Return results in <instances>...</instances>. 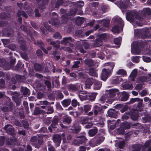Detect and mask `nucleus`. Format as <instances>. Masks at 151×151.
<instances>
[{"instance_id":"obj_1","label":"nucleus","mask_w":151,"mask_h":151,"mask_svg":"<svg viewBox=\"0 0 151 151\" xmlns=\"http://www.w3.org/2000/svg\"><path fill=\"white\" fill-rule=\"evenodd\" d=\"M126 18L127 21L133 24L134 27V24L135 22H136L137 25L139 26H141V25L137 21H135L136 19H139L138 17V12L135 10L128 11L126 14Z\"/></svg>"},{"instance_id":"obj_2","label":"nucleus","mask_w":151,"mask_h":151,"mask_svg":"<svg viewBox=\"0 0 151 151\" xmlns=\"http://www.w3.org/2000/svg\"><path fill=\"white\" fill-rule=\"evenodd\" d=\"M151 33L150 28H145L142 29H135L134 30V35L135 36L145 38L148 36V34Z\"/></svg>"},{"instance_id":"obj_3","label":"nucleus","mask_w":151,"mask_h":151,"mask_svg":"<svg viewBox=\"0 0 151 151\" xmlns=\"http://www.w3.org/2000/svg\"><path fill=\"white\" fill-rule=\"evenodd\" d=\"M139 42L137 41L134 42L132 44L131 46V52L133 55H138L141 52V46L140 47L139 46Z\"/></svg>"},{"instance_id":"obj_4","label":"nucleus","mask_w":151,"mask_h":151,"mask_svg":"<svg viewBox=\"0 0 151 151\" xmlns=\"http://www.w3.org/2000/svg\"><path fill=\"white\" fill-rule=\"evenodd\" d=\"M130 116L132 119L134 120H137L138 117L137 111H134V112H131L129 113H125L122 116V119L124 121L125 119H127Z\"/></svg>"},{"instance_id":"obj_5","label":"nucleus","mask_w":151,"mask_h":151,"mask_svg":"<svg viewBox=\"0 0 151 151\" xmlns=\"http://www.w3.org/2000/svg\"><path fill=\"white\" fill-rule=\"evenodd\" d=\"M137 101L139 102L138 103L137 105V107H136V108L135 109L136 110V111H142L143 110V100L142 99H141L138 98H132L131 99L130 102V104H132Z\"/></svg>"},{"instance_id":"obj_6","label":"nucleus","mask_w":151,"mask_h":151,"mask_svg":"<svg viewBox=\"0 0 151 151\" xmlns=\"http://www.w3.org/2000/svg\"><path fill=\"white\" fill-rule=\"evenodd\" d=\"M108 6L107 5H103L101 6L100 9L98 12H93L92 14L95 17L100 18L101 17V14L106 12Z\"/></svg>"},{"instance_id":"obj_7","label":"nucleus","mask_w":151,"mask_h":151,"mask_svg":"<svg viewBox=\"0 0 151 151\" xmlns=\"http://www.w3.org/2000/svg\"><path fill=\"white\" fill-rule=\"evenodd\" d=\"M117 2V5L120 8L123 12L125 11L128 6L127 4L130 0H118Z\"/></svg>"},{"instance_id":"obj_8","label":"nucleus","mask_w":151,"mask_h":151,"mask_svg":"<svg viewBox=\"0 0 151 151\" xmlns=\"http://www.w3.org/2000/svg\"><path fill=\"white\" fill-rule=\"evenodd\" d=\"M120 119H118L115 124V126H113L111 125L110 126V128L112 129H114L115 127L120 126V127L117 129V132L119 134H122L124 133V129H125L123 127V124L121 125H120Z\"/></svg>"},{"instance_id":"obj_9","label":"nucleus","mask_w":151,"mask_h":151,"mask_svg":"<svg viewBox=\"0 0 151 151\" xmlns=\"http://www.w3.org/2000/svg\"><path fill=\"white\" fill-rule=\"evenodd\" d=\"M112 71L107 69L104 68L102 70V73L101 76V79L105 81L107 78L109 77Z\"/></svg>"},{"instance_id":"obj_10","label":"nucleus","mask_w":151,"mask_h":151,"mask_svg":"<svg viewBox=\"0 0 151 151\" xmlns=\"http://www.w3.org/2000/svg\"><path fill=\"white\" fill-rule=\"evenodd\" d=\"M102 109L103 107L99 104H97L96 105H95L93 108L94 115L97 116L99 113H102L103 111Z\"/></svg>"},{"instance_id":"obj_11","label":"nucleus","mask_w":151,"mask_h":151,"mask_svg":"<svg viewBox=\"0 0 151 151\" xmlns=\"http://www.w3.org/2000/svg\"><path fill=\"white\" fill-rule=\"evenodd\" d=\"M120 94V93L119 90L117 89L114 88L108 90V95L111 98L114 97L116 94H117L118 96V97H119Z\"/></svg>"},{"instance_id":"obj_12","label":"nucleus","mask_w":151,"mask_h":151,"mask_svg":"<svg viewBox=\"0 0 151 151\" xmlns=\"http://www.w3.org/2000/svg\"><path fill=\"white\" fill-rule=\"evenodd\" d=\"M3 35L8 37L12 36L13 34V29L10 28L8 29H4L2 31Z\"/></svg>"},{"instance_id":"obj_13","label":"nucleus","mask_w":151,"mask_h":151,"mask_svg":"<svg viewBox=\"0 0 151 151\" xmlns=\"http://www.w3.org/2000/svg\"><path fill=\"white\" fill-rule=\"evenodd\" d=\"M53 141L57 147L60 146L61 141V137L60 135H55L53 136Z\"/></svg>"},{"instance_id":"obj_14","label":"nucleus","mask_w":151,"mask_h":151,"mask_svg":"<svg viewBox=\"0 0 151 151\" xmlns=\"http://www.w3.org/2000/svg\"><path fill=\"white\" fill-rule=\"evenodd\" d=\"M110 19H104L102 20H98L97 21V23L101 24L105 27H108L110 22Z\"/></svg>"},{"instance_id":"obj_15","label":"nucleus","mask_w":151,"mask_h":151,"mask_svg":"<svg viewBox=\"0 0 151 151\" xmlns=\"http://www.w3.org/2000/svg\"><path fill=\"white\" fill-rule=\"evenodd\" d=\"M52 16H55L54 19H51L49 21V23L50 24H51L52 25L56 26L59 23V21L57 19V13L55 12H53L52 14Z\"/></svg>"},{"instance_id":"obj_16","label":"nucleus","mask_w":151,"mask_h":151,"mask_svg":"<svg viewBox=\"0 0 151 151\" xmlns=\"http://www.w3.org/2000/svg\"><path fill=\"white\" fill-rule=\"evenodd\" d=\"M4 129L8 134L10 135H13L14 134V128L10 124L6 125L4 127Z\"/></svg>"},{"instance_id":"obj_17","label":"nucleus","mask_w":151,"mask_h":151,"mask_svg":"<svg viewBox=\"0 0 151 151\" xmlns=\"http://www.w3.org/2000/svg\"><path fill=\"white\" fill-rule=\"evenodd\" d=\"M41 0H35L34 2L35 3V1L38 5H39V3L41 2ZM48 0H42V3L41 5L39 6V9L40 10L42 9H44L45 7V5L47 4L48 3Z\"/></svg>"},{"instance_id":"obj_18","label":"nucleus","mask_w":151,"mask_h":151,"mask_svg":"<svg viewBox=\"0 0 151 151\" xmlns=\"http://www.w3.org/2000/svg\"><path fill=\"white\" fill-rule=\"evenodd\" d=\"M137 74V69H134L132 72L129 77L130 81H134Z\"/></svg>"},{"instance_id":"obj_19","label":"nucleus","mask_w":151,"mask_h":151,"mask_svg":"<svg viewBox=\"0 0 151 151\" xmlns=\"http://www.w3.org/2000/svg\"><path fill=\"white\" fill-rule=\"evenodd\" d=\"M113 20L115 22L117 23L120 25V29L122 30V28L124 25V23L122 19L118 17H116L113 18Z\"/></svg>"},{"instance_id":"obj_20","label":"nucleus","mask_w":151,"mask_h":151,"mask_svg":"<svg viewBox=\"0 0 151 151\" xmlns=\"http://www.w3.org/2000/svg\"><path fill=\"white\" fill-rule=\"evenodd\" d=\"M18 42L21 44V48L24 51H25L26 48V42L23 38L22 37L19 38Z\"/></svg>"},{"instance_id":"obj_21","label":"nucleus","mask_w":151,"mask_h":151,"mask_svg":"<svg viewBox=\"0 0 151 151\" xmlns=\"http://www.w3.org/2000/svg\"><path fill=\"white\" fill-rule=\"evenodd\" d=\"M93 138L94 139H95L97 142V144L99 145L102 142L104 139V137L99 134Z\"/></svg>"},{"instance_id":"obj_22","label":"nucleus","mask_w":151,"mask_h":151,"mask_svg":"<svg viewBox=\"0 0 151 151\" xmlns=\"http://www.w3.org/2000/svg\"><path fill=\"white\" fill-rule=\"evenodd\" d=\"M93 79L92 78L87 79L85 83V88L86 89H90L93 84Z\"/></svg>"},{"instance_id":"obj_23","label":"nucleus","mask_w":151,"mask_h":151,"mask_svg":"<svg viewBox=\"0 0 151 151\" xmlns=\"http://www.w3.org/2000/svg\"><path fill=\"white\" fill-rule=\"evenodd\" d=\"M108 114L110 117L115 118L117 116V111L113 109H110L108 111Z\"/></svg>"},{"instance_id":"obj_24","label":"nucleus","mask_w":151,"mask_h":151,"mask_svg":"<svg viewBox=\"0 0 151 151\" xmlns=\"http://www.w3.org/2000/svg\"><path fill=\"white\" fill-rule=\"evenodd\" d=\"M79 87L80 86L78 84H70L68 86V90L70 91H76L77 90Z\"/></svg>"},{"instance_id":"obj_25","label":"nucleus","mask_w":151,"mask_h":151,"mask_svg":"<svg viewBox=\"0 0 151 151\" xmlns=\"http://www.w3.org/2000/svg\"><path fill=\"white\" fill-rule=\"evenodd\" d=\"M58 122V120L57 119H54L52 122L51 124V127H49L48 128V129L50 132L52 131V130L51 127H52L53 129H55L57 127V123Z\"/></svg>"},{"instance_id":"obj_26","label":"nucleus","mask_w":151,"mask_h":151,"mask_svg":"<svg viewBox=\"0 0 151 151\" xmlns=\"http://www.w3.org/2000/svg\"><path fill=\"white\" fill-rule=\"evenodd\" d=\"M103 66L105 67H108V68H107L109 70L113 71V69L115 66V63H114L110 62L105 63Z\"/></svg>"},{"instance_id":"obj_27","label":"nucleus","mask_w":151,"mask_h":151,"mask_svg":"<svg viewBox=\"0 0 151 151\" xmlns=\"http://www.w3.org/2000/svg\"><path fill=\"white\" fill-rule=\"evenodd\" d=\"M73 40L70 37H65L63 38V40L61 41V43L63 45H66L68 43L73 42Z\"/></svg>"},{"instance_id":"obj_28","label":"nucleus","mask_w":151,"mask_h":151,"mask_svg":"<svg viewBox=\"0 0 151 151\" xmlns=\"http://www.w3.org/2000/svg\"><path fill=\"white\" fill-rule=\"evenodd\" d=\"M142 14L144 16L146 17L151 14V10L149 8H144L142 12Z\"/></svg>"},{"instance_id":"obj_29","label":"nucleus","mask_w":151,"mask_h":151,"mask_svg":"<svg viewBox=\"0 0 151 151\" xmlns=\"http://www.w3.org/2000/svg\"><path fill=\"white\" fill-rule=\"evenodd\" d=\"M102 83L99 81L96 80L94 82V89L95 90H98L100 89Z\"/></svg>"},{"instance_id":"obj_30","label":"nucleus","mask_w":151,"mask_h":151,"mask_svg":"<svg viewBox=\"0 0 151 151\" xmlns=\"http://www.w3.org/2000/svg\"><path fill=\"white\" fill-rule=\"evenodd\" d=\"M67 2L65 0H58L55 6L56 8H58L59 6L61 5L65 6Z\"/></svg>"},{"instance_id":"obj_31","label":"nucleus","mask_w":151,"mask_h":151,"mask_svg":"<svg viewBox=\"0 0 151 151\" xmlns=\"http://www.w3.org/2000/svg\"><path fill=\"white\" fill-rule=\"evenodd\" d=\"M98 132V129L96 128L92 129L89 130L88 133L90 137H93Z\"/></svg>"},{"instance_id":"obj_32","label":"nucleus","mask_w":151,"mask_h":151,"mask_svg":"<svg viewBox=\"0 0 151 151\" xmlns=\"http://www.w3.org/2000/svg\"><path fill=\"white\" fill-rule=\"evenodd\" d=\"M71 100L70 99H64L61 102V103L64 107H67L70 104Z\"/></svg>"},{"instance_id":"obj_33","label":"nucleus","mask_w":151,"mask_h":151,"mask_svg":"<svg viewBox=\"0 0 151 151\" xmlns=\"http://www.w3.org/2000/svg\"><path fill=\"white\" fill-rule=\"evenodd\" d=\"M89 74L92 76H94L96 77L98 76L97 73L96 71L94 68H91L89 69Z\"/></svg>"},{"instance_id":"obj_34","label":"nucleus","mask_w":151,"mask_h":151,"mask_svg":"<svg viewBox=\"0 0 151 151\" xmlns=\"http://www.w3.org/2000/svg\"><path fill=\"white\" fill-rule=\"evenodd\" d=\"M125 144V142L123 140L119 142L117 141L116 143L115 144V145L116 147L122 149L124 146Z\"/></svg>"},{"instance_id":"obj_35","label":"nucleus","mask_w":151,"mask_h":151,"mask_svg":"<svg viewBox=\"0 0 151 151\" xmlns=\"http://www.w3.org/2000/svg\"><path fill=\"white\" fill-rule=\"evenodd\" d=\"M39 138L37 139L38 141V144H36L35 145V146L36 148H39L40 145H42L43 142V139L42 136H40L38 137Z\"/></svg>"},{"instance_id":"obj_36","label":"nucleus","mask_w":151,"mask_h":151,"mask_svg":"<svg viewBox=\"0 0 151 151\" xmlns=\"http://www.w3.org/2000/svg\"><path fill=\"white\" fill-rule=\"evenodd\" d=\"M77 138H79L80 144H82L85 142L87 140V139L84 135H82L78 136L76 137Z\"/></svg>"},{"instance_id":"obj_37","label":"nucleus","mask_w":151,"mask_h":151,"mask_svg":"<svg viewBox=\"0 0 151 151\" xmlns=\"http://www.w3.org/2000/svg\"><path fill=\"white\" fill-rule=\"evenodd\" d=\"M122 93L123 96L121 98V100L123 101H127L129 98L128 93L125 91H123Z\"/></svg>"},{"instance_id":"obj_38","label":"nucleus","mask_w":151,"mask_h":151,"mask_svg":"<svg viewBox=\"0 0 151 151\" xmlns=\"http://www.w3.org/2000/svg\"><path fill=\"white\" fill-rule=\"evenodd\" d=\"M21 28L25 32H26L28 37H30V38H31V40L32 41L33 40V39L32 38V35L29 32H28L27 30V28L24 26H21Z\"/></svg>"},{"instance_id":"obj_39","label":"nucleus","mask_w":151,"mask_h":151,"mask_svg":"<svg viewBox=\"0 0 151 151\" xmlns=\"http://www.w3.org/2000/svg\"><path fill=\"white\" fill-rule=\"evenodd\" d=\"M102 44V41L101 40H95L93 43V47H96L101 46Z\"/></svg>"},{"instance_id":"obj_40","label":"nucleus","mask_w":151,"mask_h":151,"mask_svg":"<svg viewBox=\"0 0 151 151\" xmlns=\"http://www.w3.org/2000/svg\"><path fill=\"white\" fill-rule=\"evenodd\" d=\"M37 43L38 45L40 46L41 49L43 51V52L46 54L48 53L47 51L43 47V44L42 42L41 41H38Z\"/></svg>"},{"instance_id":"obj_41","label":"nucleus","mask_w":151,"mask_h":151,"mask_svg":"<svg viewBox=\"0 0 151 151\" xmlns=\"http://www.w3.org/2000/svg\"><path fill=\"white\" fill-rule=\"evenodd\" d=\"M112 31L114 34H118L120 32V29L119 27L117 25L114 26L111 29Z\"/></svg>"},{"instance_id":"obj_42","label":"nucleus","mask_w":151,"mask_h":151,"mask_svg":"<svg viewBox=\"0 0 151 151\" xmlns=\"http://www.w3.org/2000/svg\"><path fill=\"white\" fill-rule=\"evenodd\" d=\"M21 91L24 95H29L30 94L29 90L26 87H22Z\"/></svg>"},{"instance_id":"obj_43","label":"nucleus","mask_w":151,"mask_h":151,"mask_svg":"<svg viewBox=\"0 0 151 151\" xmlns=\"http://www.w3.org/2000/svg\"><path fill=\"white\" fill-rule=\"evenodd\" d=\"M38 139L37 137L36 136H33L31 137L30 139L31 143L35 146V145L36 144V142Z\"/></svg>"},{"instance_id":"obj_44","label":"nucleus","mask_w":151,"mask_h":151,"mask_svg":"<svg viewBox=\"0 0 151 151\" xmlns=\"http://www.w3.org/2000/svg\"><path fill=\"white\" fill-rule=\"evenodd\" d=\"M83 18L79 17H78L76 21V24L78 25L81 24L83 22Z\"/></svg>"},{"instance_id":"obj_45","label":"nucleus","mask_w":151,"mask_h":151,"mask_svg":"<svg viewBox=\"0 0 151 151\" xmlns=\"http://www.w3.org/2000/svg\"><path fill=\"white\" fill-rule=\"evenodd\" d=\"M142 81L148 82L149 83H151V74L149 75V77L148 78L145 76L142 77Z\"/></svg>"},{"instance_id":"obj_46","label":"nucleus","mask_w":151,"mask_h":151,"mask_svg":"<svg viewBox=\"0 0 151 151\" xmlns=\"http://www.w3.org/2000/svg\"><path fill=\"white\" fill-rule=\"evenodd\" d=\"M89 142L90 146L92 147H95L99 145V144H97V142L95 139H94V138L90 141Z\"/></svg>"},{"instance_id":"obj_47","label":"nucleus","mask_w":151,"mask_h":151,"mask_svg":"<svg viewBox=\"0 0 151 151\" xmlns=\"http://www.w3.org/2000/svg\"><path fill=\"white\" fill-rule=\"evenodd\" d=\"M118 75H122L123 76L126 75L127 74L126 71L123 69H121L119 70L116 73Z\"/></svg>"},{"instance_id":"obj_48","label":"nucleus","mask_w":151,"mask_h":151,"mask_svg":"<svg viewBox=\"0 0 151 151\" xmlns=\"http://www.w3.org/2000/svg\"><path fill=\"white\" fill-rule=\"evenodd\" d=\"M122 87L124 89H132L133 87L131 84L124 83L122 85Z\"/></svg>"},{"instance_id":"obj_49","label":"nucleus","mask_w":151,"mask_h":151,"mask_svg":"<svg viewBox=\"0 0 151 151\" xmlns=\"http://www.w3.org/2000/svg\"><path fill=\"white\" fill-rule=\"evenodd\" d=\"M5 63V61L4 59H0V66L4 67L3 68L6 70H8L10 69V68H6L5 67L4 65Z\"/></svg>"},{"instance_id":"obj_50","label":"nucleus","mask_w":151,"mask_h":151,"mask_svg":"<svg viewBox=\"0 0 151 151\" xmlns=\"http://www.w3.org/2000/svg\"><path fill=\"white\" fill-rule=\"evenodd\" d=\"M140 57L139 56H134L132 58V61L134 63H137L139 62V58Z\"/></svg>"},{"instance_id":"obj_51","label":"nucleus","mask_w":151,"mask_h":151,"mask_svg":"<svg viewBox=\"0 0 151 151\" xmlns=\"http://www.w3.org/2000/svg\"><path fill=\"white\" fill-rule=\"evenodd\" d=\"M22 15L24 17L26 18H27L28 17L27 15L23 11H19L17 12V15L19 17Z\"/></svg>"},{"instance_id":"obj_52","label":"nucleus","mask_w":151,"mask_h":151,"mask_svg":"<svg viewBox=\"0 0 151 151\" xmlns=\"http://www.w3.org/2000/svg\"><path fill=\"white\" fill-rule=\"evenodd\" d=\"M87 119L86 117H81L80 120L81 123L83 125L87 123L88 122Z\"/></svg>"},{"instance_id":"obj_53","label":"nucleus","mask_w":151,"mask_h":151,"mask_svg":"<svg viewBox=\"0 0 151 151\" xmlns=\"http://www.w3.org/2000/svg\"><path fill=\"white\" fill-rule=\"evenodd\" d=\"M97 93H93L89 96V99L91 101H94L96 98Z\"/></svg>"},{"instance_id":"obj_54","label":"nucleus","mask_w":151,"mask_h":151,"mask_svg":"<svg viewBox=\"0 0 151 151\" xmlns=\"http://www.w3.org/2000/svg\"><path fill=\"white\" fill-rule=\"evenodd\" d=\"M71 122V119L69 117H66L63 119V122L65 124H69Z\"/></svg>"},{"instance_id":"obj_55","label":"nucleus","mask_w":151,"mask_h":151,"mask_svg":"<svg viewBox=\"0 0 151 151\" xmlns=\"http://www.w3.org/2000/svg\"><path fill=\"white\" fill-rule=\"evenodd\" d=\"M122 40V38L119 37L118 38H115L114 40V43L117 45H119L120 44Z\"/></svg>"},{"instance_id":"obj_56","label":"nucleus","mask_w":151,"mask_h":151,"mask_svg":"<svg viewBox=\"0 0 151 151\" xmlns=\"http://www.w3.org/2000/svg\"><path fill=\"white\" fill-rule=\"evenodd\" d=\"M123 124V127H124V128L125 129H128L130 128L131 126V124L130 123L127 122L126 123H122L121 124H120V125H122Z\"/></svg>"},{"instance_id":"obj_57","label":"nucleus","mask_w":151,"mask_h":151,"mask_svg":"<svg viewBox=\"0 0 151 151\" xmlns=\"http://www.w3.org/2000/svg\"><path fill=\"white\" fill-rule=\"evenodd\" d=\"M84 3L82 1H80L77 2V6L78 8L81 9V8L84 6Z\"/></svg>"},{"instance_id":"obj_58","label":"nucleus","mask_w":151,"mask_h":151,"mask_svg":"<svg viewBox=\"0 0 151 151\" xmlns=\"http://www.w3.org/2000/svg\"><path fill=\"white\" fill-rule=\"evenodd\" d=\"M34 67L35 69L38 71L42 70V68L41 65L37 63H35L34 65Z\"/></svg>"},{"instance_id":"obj_59","label":"nucleus","mask_w":151,"mask_h":151,"mask_svg":"<svg viewBox=\"0 0 151 151\" xmlns=\"http://www.w3.org/2000/svg\"><path fill=\"white\" fill-rule=\"evenodd\" d=\"M91 107V106L90 105H86L83 106L84 109V112L85 113H87L88 111L90 110Z\"/></svg>"},{"instance_id":"obj_60","label":"nucleus","mask_w":151,"mask_h":151,"mask_svg":"<svg viewBox=\"0 0 151 151\" xmlns=\"http://www.w3.org/2000/svg\"><path fill=\"white\" fill-rule=\"evenodd\" d=\"M96 56L100 59H103L104 57V54L101 52H98L97 53Z\"/></svg>"},{"instance_id":"obj_61","label":"nucleus","mask_w":151,"mask_h":151,"mask_svg":"<svg viewBox=\"0 0 151 151\" xmlns=\"http://www.w3.org/2000/svg\"><path fill=\"white\" fill-rule=\"evenodd\" d=\"M140 147L139 145H135L133 146V150L132 151H140Z\"/></svg>"},{"instance_id":"obj_62","label":"nucleus","mask_w":151,"mask_h":151,"mask_svg":"<svg viewBox=\"0 0 151 151\" xmlns=\"http://www.w3.org/2000/svg\"><path fill=\"white\" fill-rule=\"evenodd\" d=\"M78 10V9H71L69 12L71 16L75 15L77 12Z\"/></svg>"},{"instance_id":"obj_63","label":"nucleus","mask_w":151,"mask_h":151,"mask_svg":"<svg viewBox=\"0 0 151 151\" xmlns=\"http://www.w3.org/2000/svg\"><path fill=\"white\" fill-rule=\"evenodd\" d=\"M72 105L73 107L76 106L78 105H79V103L78 102L76 99H73L72 101Z\"/></svg>"},{"instance_id":"obj_64","label":"nucleus","mask_w":151,"mask_h":151,"mask_svg":"<svg viewBox=\"0 0 151 151\" xmlns=\"http://www.w3.org/2000/svg\"><path fill=\"white\" fill-rule=\"evenodd\" d=\"M143 60L146 62L148 63L150 62L151 59L150 57L144 56L142 58Z\"/></svg>"}]
</instances>
